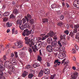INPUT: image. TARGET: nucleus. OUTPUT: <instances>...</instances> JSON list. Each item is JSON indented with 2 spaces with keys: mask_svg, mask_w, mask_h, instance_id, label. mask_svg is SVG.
<instances>
[{
  "mask_svg": "<svg viewBox=\"0 0 79 79\" xmlns=\"http://www.w3.org/2000/svg\"><path fill=\"white\" fill-rule=\"evenodd\" d=\"M37 60L39 61H42V58L40 56H38Z\"/></svg>",
  "mask_w": 79,
  "mask_h": 79,
  "instance_id": "2f4dec72",
  "label": "nucleus"
},
{
  "mask_svg": "<svg viewBox=\"0 0 79 79\" xmlns=\"http://www.w3.org/2000/svg\"><path fill=\"white\" fill-rule=\"evenodd\" d=\"M36 42H38V41H39L40 39H41V37H37L36 38Z\"/></svg>",
  "mask_w": 79,
  "mask_h": 79,
  "instance_id": "ea45409f",
  "label": "nucleus"
},
{
  "mask_svg": "<svg viewBox=\"0 0 79 79\" xmlns=\"http://www.w3.org/2000/svg\"><path fill=\"white\" fill-rule=\"evenodd\" d=\"M74 27L75 29H78V28L79 27V24L74 25Z\"/></svg>",
  "mask_w": 79,
  "mask_h": 79,
  "instance_id": "c9c22d12",
  "label": "nucleus"
},
{
  "mask_svg": "<svg viewBox=\"0 0 79 79\" xmlns=\"http://www.w3.org/2000/svg\"><path fill=\"white\" fill-rule=\"evenodd\" d=\"M15 56L16 58H18V52H15Z\"/></svg>",
  "mask_w": 79,
  "mask_h": 79,
  "instance_id": "8fccbe9b",
  "label": "nucleus"
},
{
  "mask_svg": "<svg viewBox=\"0 0 79 79\" xmlns=\"http://www.w3.org/2000/svg\"><path fill=\"white\" fill-rule=\"evenodd\" d=\"M18 10L17 9H14L13 14H14V15H18V14L19 13Z\"/></svg>",
  "mask_w": 79,
  "mask_h": 79,
  "instance_id": "a211bd4d",
  "label": "nucleus"
},
{
  "mask_svg": "<svg viewBox=\"0 0 79 79\" xmlns=\"http://www.w3.org/2000/svg\"><path fill=\"white\" fill-rule=\"evenodd\" d=\"M44 74V71L42 70H41L39 73V77H42Z\"/></svg>",
  "mask_w": 79,
  "mask_h": 79,
  "instance_id": "dca6fc26",
  "label": "nucleus"
},
{
  "mask_svg": "<svg viewBox=\"0 0 79 79\" xmlns=\"http://www.w3.org/2000/svg\"><path fill=\"white\" fill-rule=\"evenodd\" d=\"M55 77V75H52L50 77V79H54Z\"/></svg>",
  "mask_w": 79,
  "mask_h": 79,
  "instance_id": "79ce46f5",
  "label": "nucleus"
},
{
  "mask_svg": "<svg viewBox=\"0 0 79 79\" xmlns=\"http://www.w3.org/2000/svg\"><path fill=\"white\" fill-rule=\"evenodd\" d=\"M32 40H31V44L32 45H34V47L36 51H38V49L42 47V42L41 41H38V42L36 43L35 42L34 43V42H32Z\"/></svg>",
  "mask_w": 79,
  "mask_h": 79,
  "instance_id": "f257e3e1",
  "label": "nucleus"
},
{
  "mask_svg": "<svg viewBox=\"0 0 79 79\" xmlns=\"http://www.w3.org/2000/svg\"><path fill=\"white\" fill-rule=\"evenodd\" d=\"M43 22L44 23H47V22H48V19H43Z\"/></svg>",
  "mask_w": 79,
  "mask_h": 79,
  "instance_id": "c756f323",
  "label": "nucleus"
},
{
  "mask_svg": "<svg viewBox=\"0 0 79 79\" xmlns=\"http://www.w3.org/2000/svg\"><path fill=\"white\" fill-rule=\"evenodd\" d=\"M42 45L43 47H46L47 45V42L44 41L42 43Z\"/></svg>",
  "mask_w": 79,
  "mask_h": 79,
  "instance_id": "473e14b6",
  "label": "nucleus"
},
{
  "mask_svg": "<svg viewBox=\"0 0 79 79\" xmlns=\"http://www.w3.org/2000/svg\"><path fill=\"white\" fill-rule=\"evenodd\" d=\"M30 27V26H29V23H26L24 25V27L26 29V28H27V27L29 28Z\"/></svg>",
  "mask_w": 79,
  "mask_h": 79,
  "instance_id": "6ab92c4d",
  "label": "nucleus"
},
{
  "mask_svg": "<svg viewBox=\"0 0 79 79\" xmlns=\"http://www.w3.org/2000/svg\"><path fill=\"white\" fill-rule=\"evenodd\" d=\"M32 31V30L28 31V29L24 30L23 32L22 33V35H23V36H25L26 35L27 36H28L29 35H30V34L34 33V31Z\"/></svg>",
  "mask_w": 79,
  "mask_h": 79,
  "instance_id": "7ed1b4c3",
  "label": "nucleus"
},
{
  "mask_svg": "<svg viewBox=\"0 0 79 79\" xmlns=\"http://www.w3.org/2000/svg\"><path fill=\"white\" fill-rule=\"evenodd\" d=\"M58 48H55L54 49V50L55 52L58 51Z\"/></svg>",
  "mask_w": 79,
  "mask_h": 79,
  "instance_id": "5fc2aeb1",
  "label": "nucleus"
},
{
  "mask_svg": "<svg viewBox=\"0 0 79 79\" xmlns=\"http://www.w3.org/2000/svg\"><path fill=\"white\" fill-rule=\"evenodd\" d=\"M47 66H48L49 67L50 66V64L49 62H47Z\"/></svg>",
  "mask_w": 79,
  "mask_h": 79,
  "instance_id": "052dcab7",
  "label": "nucleus"
},
{
  "mask_svg": "<svg viewBox=\"0 0 79 79\" xmlns=\"http://www.w3.org/2000/svg\"><path fill=\"white\" fill-rule=\"evenodd\" d=\"M64 33L65 34L68 35L69 34V31L68 30H66L64 31Z\"/></svg>",
  "mask_w": 79,
  "mask_h": 79,
  "instance_id": "37998d69",
  "label": "nucleus"
},
{
  "mask_svg": "<svg viewBox=\"0 0 79 79\" xmlns=\"http://www.w3.org/2000/svg\"><path fill=\"white\" fill-rule=\"evenodd\" d=\"M11 47V45L10 44H7L6 46V47L5 49H6L7 48H10Z\"/></svg>",
  "mask_w": 79,
  "mask_h": 79,
  "instance_id": "a19ab883",
  "label": "nucleus"
},
{
  "mask_svg": "<svg viewBox=\"0 0 79 79\" xmlns=\"http://www.w3.org/2000/svg\"><path fill=\"white\" fill-rule=\"evenodd\" d=\"M31 66L30 65H27L26 67V68L27 69H31Z\"/></svg>",
  "mask_w": 79,
  "mask_h": 79,
  "instance_id": "4c0bfd02",
  "label": "nucleus"
},
{
  "mask_svg": "<svg viewBox=\"0 0 79 79\" xmlns=\"http://www.w3.org/2000/svg\"><path fill=\"white\" fill-rule=\"evenodd\" d=\"M77 36L76 37H78V38H79V33L78 32L76 34Z\"/></svg>",
  "mask_w": 79,
  "mask_h": 79,
  "instance_id": "69168bd1",
  "label": "nucleus"
},
{
  "mask_svg": "<svg viewBox=\"0 0 79 79\" xmlns=\"http://www.w3.org/2000/svg\"><path fill=\"white\" fill-rule=\"evenodd\" d=\"M78 30V29H74L73 30V33H77V30Z\"/></svg>",
  "mask_w": 79,
  "mask_h": 79,
  "instance_id": "58836bf2",
  "label": "nucleus"
},
{
  "mask_svg": "<svg viewBox=\"0 0 79 79\" xmlns=\"http://www.w3.org/2000/svg\"><path fill=\"white\" fill-rule=\"evenodd\" d=\"M75 47L77 50H79V47L77 45H75Z\"/></svg>",
  "mask_w": 79,
  "mask_h": 79,
  "instance_id": "c03bdc74",
  "label": "nucleus"
},
{
  "mask_svg": "<svg viewBox=\"0 0 79 79\" xmlns=\"http://www.w3.org/2000/svg\"><path fill=\"white\" fill-rule=\"evenodd\" d=\"M66 59H64L62 61V63L63 64L66 61Z\"/></svg>",
  "mask_w": 79,
  "mask_h": 79,
  "instance_id": "e2e57ef3",
  "label": "nucleus"
},
{
  "mask_svg": "<svg viewBox=\"0 0 79 79\" xmlns=\"http://www.w3.org/2000/svg\"><path fill=\"white\" fill-rule=\"evenodd\" d=\"M23 42L21 41H19L17 43V47L18 48H21L23 47Z\"/></svg>",
  "mask_w": 79,
  "mask_h": 79,
  "instance_id": "f8f14e48",
  "label": "nucleus"
},
{
  "mask_svg": "<svg viewBox=\"0 0 79 79\" xmlns=\"http://www.w3.org/2000/svg\"><path fill=\"white\" fill-rule=\"evenodd\" d=\"M1 48V49L0 50V52H1V51H2H2H3V50H4L5 49L4 48V47H3V46L0 45V49Z\"/></svg>",
  "mask_w": 79,
  "mask_h": 79,
  "instance_id": "f704fd0d",
  "label": "nucleus"
},
{
  "mask_svg": "<svg viewBox=\"0 0 79 79\" xmlns=\"http://www.w3.org/2000/svg\"><path fill=\"white\" fill-rule=\"evenodd\" d=\"M34 76V74L32 73H29L28 75L29 79H32V77Z\"/></svg>",
  "mask_w": 79,
  "mask_h": 79,
  "instance_id": "a878e982",
  "label": "nucleus"
},
{
  "mask_svg": "<svg viewBox=\"0 0 79 79\" xmlns=\"http://www.w3.org/2000/svg\"><path fill=\"white\" fill-rule=\"evenodd\" d=\"M22 21H23V24H24V23H25L26 22V19L24 18L23 19Z\"/></svg>",
  "mask_w": 79,
  "mask_h": 79,
  "instance_id": "a18cd8bd",
  "label": "nucleus"
},
{
  "mask_svg": "<svg viewBox=\"0 0 79 79\" xmlns=\"http://www.w3.org/2000/svg\"><path fill=\"white\" fill-rule=\"evenodd\" d=\"M23 21L22 20L20 19H18L17 20L16 23L17 24H19L20 25H21Z\"/></svg>",
  "mask_w": 79,
  "mask_h": 79,
  "instance_id": "f3484780",
  "label": "nucleus"
},
{
  "mask_svg": "<svg viewBox=\"0 0 79 79\" xmlns=\"http://www.w3.org/2000/svg\"><path fill=\"white\" fill-rule=\"evenodd\" d=\"M6 26L7 27H11L12 26V23L8 22L6 23Z\"/></svg>",
  "mask_w": 79,
  "mask_h": 79,
  "instance_id": "393cba45",
  "label": "nucleus"
},
{
  "mask_svg": "<svg viewBox=\"0 0 79 79\" xmlns=\"http://www.w3.org/2000/svg\"><path fill=\"white\" fill-rule=\"evenodd\" d=\"M72 52H73V53H75L76 52V50L74 49H72Z\"/></svg>",
  "mask_w": 79,
  "mask_h": 79,
  "instance_id": "6e6d98bb",
  "label": "nucleus"
},
{
  "mask_svg": "<svg viewBox=\"0 0 79 79\" xmlns=\"http://www.w3.org/2000/svg\"><path fill=\"white\" fill-rule=\"evenodd\" d=\"M58 44L59 45L60 47H62V45H61V43H60V41H58Z\"/></svg>",
  "mask_w": 79,
  "mask_h": 79,
  "instance_id": "864d4df0",
  "label": "nucleus"
},
{
  "mask_svg": "<svg viewBox=\"0 0 79 79\" xmlns=\"http://www.w3.org/2000/svg\"><path fill=\"white\" fill-rule=\"evenodd\" d=\"M29 22H30L31 24H34V19H30L29 20Z\"/></svg>",
  "mask_w": 79,
  "mask_h": 79,
  "instance_id": "b1692460",
  "label": "nucleus"
},
{
  "mask_svg": "<svg viewBox=\"0 0 79 79\" xmlns=\"http://www.w3.org/2000/svg\"><path fill=\"white\" fill-rule=\"evenodd\" d=\"M64 48H63L61 47L60 48H59V52L60 53H62L64 50Z\"/></svg>",
  "mask_w": 79,
  "mask_h": 79,
  "instance_id": "5701e85b",
  "label": "nucleus"
},
{
  "mask_svg": "<svg viewBox=\"0 0 79 79\" xmlns=\"http://www.w3.org/2000/svg\"><path fill=\"white\" fill-rule=\"evenodd\" d=\"M48 79V76H45L42 79Z\"/></svg>",
  "mask_w": 79,
  "mask_h": 79,
  "instance_id": "49530a36",
  "label": "nucleus"
},
{
  "mask_svg": "<svg viewBox=\"0 0 79 79\" xmlns=\"http://www.w3.org/2000/svg\"><path fill=\"white\" fill-rule=\"evenodd\" d=\"M73 5L76 8H79V1L76 0L74 1Z\"/></svg>",
  "mask_w": 79,
  "mask_h": 79,
  "instance_id": "0eeeda50",
  "label": "nucleus"
},
{
  "mask_svg": "<svg viewBox=\"0 0 79 79\" xmlns=\"http://www.w3.org/2000/svg\"><path fill=\"white\" fill-rule=\"evenodd\" d=\"M28 50L30 53H32V49L31 48H30L28 47Z\"/></svg>",
  "mask_w": 79,
  "mask_h": 79,
  "instance_id": "72a5a7b5",
  "label": "nucleus"
},
{
  "mask_svg": "<svg viewBox=\"0 0 79 79\" xmlns=\"http://www.w3.org/2000/svg\"><path fill=\"white\" fill-rule=\"evenodd\" d=\"M34 45H32V44H31H31H30L29 46H30V47H32V48L34 52H36L35 48H34Z\"/></svg>",
  "mask_w": 79,
  "mask_h": 79,
  "instance_id": "4be33fe9",
  "label": "nucleus"
},
{
  "mask_svg": "<svg viewBox=\"0 0 79 79\" xmlns=\"http://www.w3.org/2000/svg\"><path fill=\"white\" fill-rule=\"evenodd\" d=\"M47 40L48 44H51L53 42V39H52V38H48L47 39Z\"/></svg>",
  "mask_w": 79,
  "mask_h": 79,
  "instance_id": "ddd939ff",
  "label": "nucleus"
},
{
  "mask_svg": "<svg viewBox=\"0 0 79 79\" xmlns=\"http://www.w3.org/2000/svg\"><path fill=\"white\" fill-rule=\"evenodd\" d=\"M3 73L2 71H0V75L1 76L0 77V79H5V77L4 76H3Z\"/></svg>",
  "mask_w": 79,
  "mask_h": 79,
  "instance_id": "4468645a",
  "label": "nucleus"
},
{
  "mask_svg": "<svg viewBox=\"0 0 79 79\" xmlns=\"http://www.w3.org/2000/svg\"><path fill=\"white\" fill-rule=\"evenodd\" d=\"M60 19L62 20L64 19V16L61 15L60 17Z\"/></svg>",
  "mask_w": 79,
  "mask_h": 79,
  "instance_id": "3c124183",
  "label": "nucleus"
},
{
  "mask_svg": "<svg viewBox=\"0 0 79 79\" xmlns=\"http://www.w3.org/2000/svg\"><path fill=\"white\" fill-rule=\"evenodd\" d=\"M8 19L7 18H5L3 19V21L4 22H6V21H7Z\"/></svg>",
  "mask_w": 79,
  "mask_h": 79,
  "instance_id": "603ef678",
  "label": "nucleus"
},
{
  "mask_svg": "<svg viewBox=\"0 0 79 79\" xmlns=\"http://www.w3.org/2000/svg\"><path fill=\"white\" fill-rule=\"evenodd\" d=\"M33 68H37V65H36V64H34L33 65Z\"/></svg>",
  "mask_w": 79,
  "mask_h": 79,
  "instance_id": "13d9d810",
  "label": "nucleus"
},
{
  "mask_svg": "<svg viewBox=\"0 0 79 79\" xmlns=\"http://www.w3.org/2000/svg\"><path fill=\"white\" fill-rule=\"evenodd\" d=\"M16 61H14L13 62L12 64H13V65H16Z\"/></svg>",
  "mask_w": 79,
  "mask_h": 79,
  "instance_id": "bf43d9fd",
  "label": "nucleus"
},
{
  "mask_svg": "<svg viewBox=\"0 0 79 79\" xmlns=\"http://www.w3.org/2000/svg\"><path fill=\"white\" fill-rule=\"evenodd\" d=\"M25 18L27 20V22H28L29 21V20L32 19V16L31 15L29 14H27V16H25Z\"/></svg>",
  "mask_w": 79,
  "mask_h": 79,
  "instance_id": "1a4fd4ad",
  "label": "nucleus"
},
{
  "mask_svg": "<svg viewBox=\"0 0 79 79\" xmlns=\"http://www.w3.org/2000/svg\"><path fill=\"white\" fill-rule=\"evenodd\" d=\"M8 15H10V14H9V12H6L4 14V16H8Z\"/></svg>",
  "mask_w": 79,
  "mask_h": 79,
  "instance_id": "c85d7f7f",
  "label": "nucleus"
},
{
  "mask_svg": "<svg viewBox=\"0 0 79 79\" xmlns=\"http://www.w3.org/2000/svg\"><path fill=\"white\" fill-rule=\"evenodd\" d=\"M27 48H26V47H25V48H23V50H27Z\"/></svg>",
  "mask_w": 79,
  "mask_h": 79,
  "instance_id": "774afa93",
  "label": "nucleus"
},
{
  "mask_svg": "<svg viewBox=\"0 0 79 79\" xmlns=\"http://www.w3.org/2000/svg\"><path fill=\"white\" fill-rule=\"evenodd\" d=\"M60 7H61V6L60 5H58L56 4V8H60Z\"/></svg>",
  "mask_w": 79,
  "mask_h": 79,
  "instance_id": "0e129e2a",
  "label": "nucleus"
},
{
  "mask_svg": "<svg viewBox=\"0 0 79 79\" xmlns=\"http://www.w3.org/2000/svg\"><path fill=\"white\" fill-rule=\"evenodd\" d=\"M52 42L55 45H56V44H57V41H56V40L53 41Z\"/></svg>",
  "mask_w": 79,
  "mask_h": 79,
  "instance_id": "de8ad7c7",
  "label": "nucleus"
},
{
  "mask_svg": "<svg viewBox=\"0 0 79 79\" xmlns=\"http://www.w3.org/2000/svg\"><path fill=\"white\" fill-rule=\"evenodd\" d=\"M24 25H20L19 26V28L21 30H24Z\"/></svg>",
  "mask_w": 79,
  "mask_h": 79,
  "instance_id": "bb28decb",
  "label": "nucleus"
},
{
  "mask_svg": "<svg viewBox=\"0 0 79 79\" xmlns=\"http://www.w3.org/2000/svg\"><path fill=\"white\" fill-rule=\"evenodd\" d=\"M51 7L52 8H56V4H53L51 5Z\"/></svg>",
  "mask_w": 79,
  "mask_h": 79,
  "instance_id": "cd10ccee",
  "label": "nucleus"
},
{
  "mask_svg": "<svg viewBox=\"0 0 79 79\" xmlns=\"http://www.w3.org/2000/svg\"><path fill=\"white\" fill-rule=\"evenodd\" d=\"M24 39L25 40V44H26L29 45L30 44H31V43L30 44V40L28 39V38H27V37H25Z\"/></svg>",
  "mask_w": 79,
  "mask_h": 79,
  "instance_id": "9b49d317",
  "label": "nucleus"
},
{
  "mask_svg": "<svg viewBox=\"0 0 79 79\" xmlns=\"http://www.w3.org/2000/svg\"><path fill=\"white\" fill-rule=\"evenodd\" d=\"M56 63H57L56 64H57V65L59 66V65H60V64H61V62H60V61H59V60H56L54 62V64H56Z\"/></svg>",
  "mask_w": 79,
  "mask_h": 79,
  "instance_id": "412c9836",
  "label": "nucleus"
},
{
  "mask_svg": "<svg viewBox=\"0 0 79 79\" xmlns=\"http://www.w3.org/2000/svg\"><path fill=\"white\" fill-rule=\"evenodd\" d=\"M55 35V34L53 33L52 31H50L49 32V33L47 34V35H45L44 37H43L41 39L42 40H44L47 37H53Z\"/></svg>",
  "mask_w": 79,
  "mask_h": 79,
  "instance_id": "f03ea898",
  "label": "nucleus"
},
{
  "mask_svg": "<svg viewBox=\"0 0 79 79\" xmlns=\"http://www.w3.org/2000/svg\"><path fill=\"white\" fill-rule=\"evenodd\" d=\"M69 60H67L66 62H65L64 64H69Z\"/></svg>",
  "mask_w": 79,
  "mask_h": 79,
  "instance_id": "680f3d73",
  "label": "nucleus"
},
{
  "mask_svg": "<svg viewBox=\"0 0 79 79\" xmlns=\"http://www.w3.org/2000/svg\"><path fill=\"white\" fill-rule=\"evenodd\" d=\"M78 76V73L75 72L73 74L71 75V79H76Z\"/></svg>",
  "mask_w": 79,
  "mask_h": 79,
  "instance_id": "6e6552de",
  "label": "nucleus"
},
{
  "mask_svg": "<svg viewBox=\"0 0 79 79\" xmlns=\"http://www.w3.org/2000/svg\"><path fill=\"white\" fill-rule=\"evenodd\" d=\"M13 59L11 58L10 59V61H7L4 63V66L6 67V68H8L9 67H10V66L8 65L9 64V63L10 62V63H11V62H13Z\"/></svg>",
  "mask_w": 79,
  "mask_h": 79,
  "instance_id": "423d86ee",
  "label": "nucleus"
},
{
  "mask_svg": "<svg viewBox=\"0 0 79 79\" xmlns=\"http://www.w3.org/2000/svg\"><path fill=\"white\" fill-rule=\"evenodd\" d=\"M46 49L48 52H53V48L51 45H48L46 47Z\"/></svg>",
  "mask_w": 79,
  "mask_h": 79,
  "instance_id": "20e7f679",
  "label": "nucleus"
},
{
  "mask_svg": "<svg viewBox=\"0 0 79 79\" xmlns=\"http://www.w3.org/2000/svg\"><path fill=\"white\" fill-rule=\"evenodd\" d=\"M28 74V73H27L26 71H24L23 74L22 75V77H26V75H27Z\"/></svg>",
  "mask_w": 79,
  "mask_h": 79,
  "instance_id": "aec40b11",
  "label": "nucleus"
},
{
  "mask_svg": "<svg viewBox=\"0 0 79 79\" xmlns=\"http://www.w3.org/2000/svg\"><path fill=\"white\" fill-rule=\"evenodd\" d=\"M12 71L13 73H15V70L14 69L12 68Z\"/></svg>",
  "mask_w": 79,
  "mask_h": 79,
  "instance_id": "338daca9",
  "label": "nucleus"
},
{
  "mask_svg": "<svg viewBox=\"0 0 79 79\" xmlns=\"http://www.w3.org/2000/svg\"><path fill=\"white\" fill-rule=\"evenodd\" d=\"M10 18H12L13 19L15 18V16L13 14V13L10 15Z\"/></svg>",
  "mask_w": 79,
  "mask_h": 79,
  "instance_id": "7c9ffc66",
  "label": "nucleus"
},
{
  "mask_svg": "<svg viewBox=\"0 0 79 79\" xmlns=\"http://www.w3.org/2000/svg\"><path fill=\"white\" fill-rule=\"evenodd\" d=\"M69 35H70V36H71V37H73V35H74V34L73 33V32H71L70 33Z\"/></svg>",
  "mask_w": 79,
  "mask_h": 79,
  "instance_id": "09e8293b",
  "label": "nucleus"
},
{
  "mask_svg": "<svg viewBox=\"0 0 79 79\" xmlns=\"http://www.w3.org/2000/svg\"><path fill=\"white\" fill-rule=\"evenodd\" d=\"M44 73L45 74H47L48 75V74H50V70L49 69H46L44 71Z\"/></svg>",
  "mask_w": 79,
  "mask_h": 79,
  "instance_id": "2eb2a0df",
  "label": "nucleus"
},
{
  "mask_svg": "<svg viewBox=\"0 0 79 79\" xmlns=\"http://www.w3.org/2000/svg\"><path fill=\"white\" fill-rule=\"evenodd\" d=\"M5 66L4 65L2 64H0V71H2V72H3V71H5Z\"/></svg>",
  "mask_w": 79,
  "mask_h": 79,
  "instance_id": "9d476101",
  "label": "nucleus"
},
{
  "mask_svg": "<svg viewBox=\"0 0 79 79\" xmlns=\"http://www.w3.org/2000/svg\"><path fill=\"white\" fill-rule=\"evenodd\" d=\"M63 23L62 22H60L58 23V25L59 26L61 27V26L63 25Z\"/></svg>",
  "mask_w": 79,
  "mask_h": 79,
  "instance_id": "e433bc0d",
  "label": "nucleus"
},
{
  "mask_svg": "<svg viewBox=\"0 0 79 79\" xmlns=\"http://www.w3.org/2000/svg\"><path fill=\"white\" fill-rule=\"evenodd\" d=\"M66 55L64 53H60L58 56V57L59 59H64L65 57H66Z\"/></svg>",
  "mask_w": 79,
  "mask_h": 79,
  "instance_id": "39448f33",
  "label": "nucleus"
},
{
  "mask_svg": "<svg viewBox=\"0 0 79 79\" xmlns=\"http://www.w3.org/2000/svg\"><path fill=\"white\" fill-rule=\"evenodd\" d=\"M56 45L55 44H54V43H51V46H52V47H55Z\"/></svg>",
  "mask_w": 79,
  "mask_h": 79,
  "instance_id": "4d7b16f0",
  "label": "nucleus"
}]
</instances>
